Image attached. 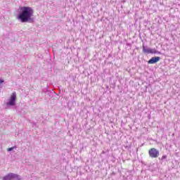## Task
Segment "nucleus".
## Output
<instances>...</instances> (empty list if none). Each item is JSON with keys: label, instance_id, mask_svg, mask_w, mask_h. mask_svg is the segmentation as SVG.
Returning a JSON list of instances; mask_svg holds the SVG:
<instances>
[{"label": "nucleus", "instance_id": "obj_9", "mask_svg": "<svg viewBox=\"0 0 180 180\" xmlns=\"http://www.w3.org/2000/svg\"><path fill=\"white\" fill-rule=\"evenodd\" d=\"M162 161H164V160H167V155H163L161 158Z\"/></svg>", "mask_w": 180, "mask_h": 180}, {"label": "nucleus", "instance_id": "obj_1", "mask_svg": "<svg viewBox=\"0 0 180 180\" xmlns=\"http://www.w3.org/2000/svg\"><path fill=\"white\" fill-rule=\"evenodd\" d=\"M23 22L34 23V11L32 7H23Z\"/></svg>", "mask_w": 180, "mask_h": 180}, {"label": "nucleus", "instance_id": "obj_10", "mask_svg": "<svg viewBox=\"0 0 180 180\" xmlns=\"http://www.w3.org/2000/svg\"><path fill=\"white\" fill-rule=\"evenodd\" d=\"M4 82H5V81L2 79H0V84H4Z\"/></svg>", "mask_w": 180, "mask_h": 180}, {"label": "nucleus", "instance_id": "obj_8", "mask_svg": "<svg viewBox=\"0 0 180 180\" xmlns=\"http://www.w3.org/2000/svg\"><path fill=\"white\" fill-rule=\"evenodd\" d=\"M15 148H16V146H13V147H11V148H8L7 149V151H13V150H15Z\"/></svg>", "mask_w": 180, "mask_h": 180}, {"label": "nucleus", "instance_id": "obj_4", "mask_svg": "<svg viewBox=\"0 0 180 180\" xmlns=\"http://www.w3.org/2000/svg\"><path fill=\"white\" fill-rule=\"evenodd\" d=\"M15 15L17 19L23 23V7L20 6V8L15 12Z\"/></svg>", "mask_w": 180, "mask_h": 180}, {"label": "nucleus", "instance_id": "obj_2", "mask_svg": "<svg viewBox=\"0 0 180 180\" xmlns=\"http://www.w3.org/2000/svg\"><path fill=\"white\" fill-rule=\"evenodd\" d=\"M20 180V176L15 173H9L3 177L2 180Z\"/></svg>", "mask_w": 180, "mask_h": 180}, {"label": "nucleus", "instance_id": "obj_3", "mask_svg": "<svg viewBox=\"0 0 180 180\" xmlns=\"http://www.w3.org/2000/svg\"><path fill=\"white\" fill-rule=\"evenodd\" d=\"M148 154L150 158H158L160 157V150L155 148H153L148 150Z\"/></svg>", "mask_w": 180, "mask_h": 180}, {"label": "nucleus", "instance_id": "obj_7", "mask_svg": "<svg viewBox=\"0 0 180 180\" xmlns=\"http://www.w3.org/2000/svg\"><path fill=\"white\" fill-rule=\"evenodd\" d=\"M161 60V58L159 56L153 57L148 61V64H155V63H158Z\"/></svg>", "mask_w": 180, "mask_h": 180}, {"label": "nucleus", "instance_id": "obj_5", "mask_svg": "<svg viewBox=\"0 0 180 180\" xmlns=\"http://www.w3.org/2000/svg\"><path fill=\"white\" fill-rule=\"evenodd\" d=\"M15 103H16V92H13L8 101L6 103L7 106H15Z\"/></svg>", "mask_w": 180, "mask_h": 180}, {"label": "nucleus", "instance_id": "obj_6", "mask_svg": "<svg viewBox=\"0 0 180 180\" xmlns=\"http://www.w3.org/2000/svg\"><path fill=\"white\" fill-rule=\"evenodd\" d=\"M143 51L146 54H157L158 53L155 49L146 48L144 45H143Z\"/></svg>", "mask_w": 180, "mask_h": 180}]
</instances>
